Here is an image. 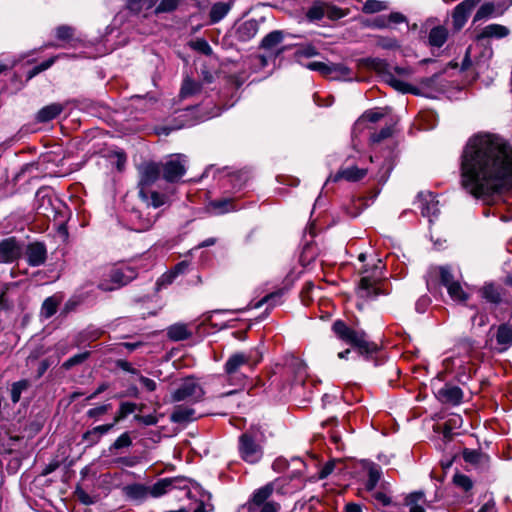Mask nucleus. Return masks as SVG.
<instances>
[{
  "mask_svg": "<svg viewBox=\"0 0 512 512\" xmlns=\"http://www.w3.org/2000/svg\"><path fill=\"white\" fill-rule=\"evenodd\" d=\"M459 175L467 194L490 201L512 187V146L497 134L473 135L460 154Z\"/></svg>",
  "mask_w": 512,
  "mask_h": 512,
  "instance_id": "f257e3e1",
  "label": "nucleus"
},
{
  "mask_svg": "<svg viewBox=\"0 0 512 512\" xmlns=\"http://www.w3.org/2000/svg\"><path fill=\"white\" fill-rule=\"evenodd\" d=\"M185 158L181 155H176L167 160L161 167L163 178L168 182H174L180 179L186 171Z\"/></svg>",
  "mask_w": 512,
  "mask_h": 512,
  "instance_id": "0eeeda50",
  "label": "nucleus"
},
{
  "mask_svg": "<svg viewBox=\"0 0 512 512\" xmlns=\"http://www.w3.org/2000/svg\"><path fill=\"white\" fill-rule=\"evenodd\" d=\"M246 80V74L242 73L240 75H229V77H226V83H232L235 85L236 88L240 87L244 81Z\"/></svg>",
  "mask_w": 512,
  "mask_h": 512,
  "instance_id": "680f3d73",
  "label": "nucleus"
},
{
  "mask_svg": "<svg viewBox=\"0 0 512 512\" xmlns=\"http://www.w3.org/2000/svg\"><path fill=\"white\" fill-rule=\"evenodd\" d=\"M203 389L200 384L192 378L185 379L172 395L173 401L197 402L203 397Z\"/></svg>",
  "mask_w": 512,
  "mask_h": 512,
  "instance_id": "39448f33",
  "label": "nucleus"
},
{
  "mask_svg": "<svg viewBox=\"0 0 512 512\" xmlns=\"http://www.w3.org/2000/svg\"><path fill=\"white\" fill-rule=\"evenodd\" d=\"M160 172V165L154 162L143 163L141 166H139L140 188H148L159 178Z\"/></svg>",
  "mask_w": 512,
  "mask_h": 512,
  "instance_id": "9d476101",
  "label": "nucleus"
},
{
  "mask_svg": "<svg viewBox=\"0 0 512 512\" xmlns=\"http://www.w3.org/2000/svg\"><path fill=\"white\" fill-rule=\"evenodd\" d=\"M388 3L379 0H367L364 2L362 11L366 14L378 13L388 9Z\"/></svg>",
  "mask_w": 512,
  "mask_h": 512,
  "instance_id": "2f4dec72",
  "label": "nucleus"
},
{
  "mask_svg": "<svg viewBox=\"0 0 512 512\" xmlns=\"http://www.w3.org/2000/svg\"><path fill=\"white\" fill-rule=\"evenodd\" d=\"M283 40V34L280 31H273L266 35L262 40V47L265 49H273Z\"/></svg>",
  "mask_w": 512,
  "mask_h": 512,
  "instance_id": "4c0bfd02",
  "label": "nucleus"
},
{
  "mask_svg": "<svg viewBox=\"0 0 512 512\" xmlns=\"http://www.w3.org/2000/svg\"><path fill=\"white\" fill-rule=\"evenodd\" d=\"M134 217L137 222H135V230L138 232H144L149 230L156 222L157 215L151 214L150 212H136Z\"/></svg>",
  "mask_w": 512,
  "mask_h": 512,
  "instance_id": "4be33fe9",
  "label": "nucleus"
},
{
  "mask_svg": "<svg viewBox=\"0 0 512 512\" xmlns=\"http://www.w3.org/2000/svg\"><path fill=\"white\" fill-rule=\"evenodd\" d=\"M27 261L31 266H40L46 260V249L41 243H32L26 250Z\"/></svg>",
  "mask_w": 512,
  "mask_h": 512,
  "instance_id": "ddd939ff",
  "label": "nucleus"
},
{
  "mask_svg": "<svg viewBox=\"0 0 512 512\" xmlns=\"http://www.w3.org/2000/svg\"><path fill=\"white\" fill-rule=\"evenodd\" d=\"M482 295L486 300L492 303H498L501 300L500 289L493 284L485 285L482 289Z\"/></svg>",
  "mask_w": 512,
  "mask_h": 512,
  "instance_id": "e433bc0d",
  "label": "nucleus"
},
{
  "mask_svg": "<svg viewBox=\"0 0 512 512\" xmlns=\"http://www.w3.org/2000/svg\"><path fill=\"white\" fill-rule=\"evenodd\" d=\"M189 266L187 261H182L178 263L174 269L167 275V281L172 282V280L179 274L184 273Z\"/></svg>",
  "mask_w": 512,
  "mask_h": 512,
  "instance_id": "4d7b16f0",
  "label": "nucleus"
},
{
  "mask_svg": "<svg viewBox=\"0 0 512 512\" xmlns=\"http://www.w3.org/2000/svg\"><path fill=\"white\" fill-rule=\"evenodd\" d=\"M367 174L366 169L358 168L357 166H351L345 169L340 170L334 177L333 181H338L339 179H345L347 181L355 182L362 178H364Z\"/></svg>",
  "mask_w": 512,
  "mask_h": 512,
  "instance_id": "f3484780",
  "label": "nucleus"
},
{
  "mask_svg": "<svg viewBox=\"0 0 512 512\" xmlns=\"http://www.w3.org/2000/svg\"><path fill=\"white\" fill-rule=\"evenodd\" d=\"M115 424H105L94 427L92 430L87 431L84 435V439H89L91 436H96L95 439L92 440V443H97L100 437L110 431Z\"/></svg>",
  "mask_w": 512,
  "mask_h": 512,
  "instance_id": "c9c22d12",
  "label": "nucleus"
},
{
  "mask_svg": "<svg viewBox=\"0 0 512 512\" xmlns=\"http://www.w3.org/2000/svg\"><path fill=\"white\" fill-rule=\"evenodd\" d=\"M55 35L61 41H71L74 37V28L68 25L58 26Z\"/></svg>",
  "mask_w": 512,
  "mask_h": 512,
  "instance_id": "a18cd8bd",
  "label": "nucleus"
},
{
  "mask_svg": "<svg viewBox=\"0 0 512 512\" xmlns=\"http://www.w3.org/2000/svg\"><path fill=\"white\" fill-rule=\"evenodd\" d=\"M496 340L500 345H510L512 343V328L508 325H501L497 330Z\"/></svg>",
  "mask_w": 512,
  "mask_h": 512,
  "instance_id": "f704fd0d",
  "label": "nucleus"
},
{
  "mask_svg": "<svg viewBox=\"0 0 512 512\" xmlns=\"http://www.w3.org/2000/svg\"><path fill=\"white\" fill-rule=\"evenodd\" d=\"M380 478H381L380 468L375 465L371 466L368 470V480L366 483L367 490H369V491L374 490V488L376 487Z\"/></svg>",
  "mask_w": 512,
  "mask_h": 512,
  "instance_id": "a19ab883",
  "label": "nucleus"
},
{
  "mask_svg": "<svg viewBox=\"0 0 512 512\" xmlns=\"http://www.w3.org/2000/svg\"><path fill=\"white\" fill-rule=\"evenodd\" d=\"M258 32V24L255 20L245 21L237 27L236 34L241 41L253 38Z\"/></svg>",
  "mask_w": 512,
  "mask_h": 512,
  "instance_id": "5701e85b",
  "label": "nucleus"
},
{
  "mask_svg": "<svg viewBox=\"0 0 512 512\" xmlns=\"http://www.w3.org/2000/svg\"><path fill=\"white\" fill-rule=\"evenodd\" d=\"M200 88L201 86L198 82L187 76L183 81L180 94L183 98H186L198 93Z\"/></svg>",
  "mask_w": 512,
  "mask_h": 512,
  "instance_id": "7c9ffc66",
  "label": "nucleus"
},
{
  "mask_svg": "<svg viewBox=\"0 0 512 512\" xmlns=\"http://www.w3.org/2000/svg\"><path fill=\"white\" fill-rule=\"evenodd\" d=\"M306 16L310 21L321 20L325 16V3L315 2L307 11Z\"/></svg>",
  "mask_w": 512,
  "mask_h": 512,
  "instance_id": "72a5a7b5",
  "label": "nucleus"
},
{
  "mask_svg": "<svg viewBox=\"0 0 512 512\" xmlns=\"http://www.w3.org/2000/svg\"><path fill=\"white\" fill-rule=\"evenodd\" d=\"M430 276H439L441 283L448 288L449 285L457 282L458 280H455L451 268L449 266H437L431 268L429 272Z\"/></svg>",
  "mask_w": 512,
  "mask_h": 512,
  "instance_id": "a878e982",
  "label": "nucleus"
},
{
  "mask_svg": "<svg viewBox=\"0 0 512 512\" xmlns=\"http://www.w3.org/2000/svg\"><path fill=\"white\" fill-rule=\"evenodd\" d=\"M422 214L427 217L436 216L439 213L438 202L430 195V200L423 205Z\"/></svg>",
  "mask_w": 512,
  "mask_h": 512,
  "instance_id": "3c124183",
  "label": "nucleus"
},
{
  "mask_svg": "<svg viewBox=\"0 0 512 512\" xmlns=\"http://www.w3.org/2000/svg\"><path fill=\"white\" fill-rule=\"evenodd\" d=\"M76 496L78 500L85 505H90L94 503L93 499L82 489L76 490Z\"/></svg>",
  "mask_w": 512,
  "mask_h": 512,
  "instance_id": "0e129e2a",
  "label": "nucleus"
},
{
  "mask_svg": "<svg viewBox=\"0 0 512 512\" xmlns=\"http://www.w3.org/2000/svg\"><path fill=\"white\" fill-rule=\"evenodd\" d=\"M174 481L171 479H162L149 487V495L152 497H160L170 491Z\"/></svg>",
  "mask_w": 512,
  "mask_h": 512,
  "instance_id": "cd10ccee",
  "label": "nucleus"
},
{
  "mask_svg": "<svg viewBox=\"0 0 512 512\" xmlns=\"http://www.w3.org/2000/svg\"><path fill=\"white\" fill-rule=\"evenodd\" d=\"M135 420H137L138 422H140L146 426L155 425L158 421L157 417L152 414L144 415V416L136 415Z\"/></svg>",
  "mask_w": 512,
  "mask_h": 512,
  "instance_id": "052dcab7",
  "label": "nucleus"
},
{
  "mask_svg": "<svg viewBox=\"0 0 512 512\" xmlns=\"http://www.w3.org/2000/svg\"><path fill=\"white\" fill-rule=\"evenodd\" d=\"M447 292L454 301L464 302L469 298L459 281L449 285Z\"/></svg>",
  "mask_w": 512,
  "mask_h": 512,
  "instance_id": "c756f323",
  "label": "nucleus"
},
{
  "mask_svg": "<svg viewBox=\"0 0 512 512\" xmlns=\"http://www.w3.org/2000/svg\"><path fill=\"white\" fill-rule=\"evenodd\" d=\"M332 331L340 340L358 348L362 355H372L378 350L377 344L369 342L363 330L352 329L342 320L333 322Z\"/></svg>",
  "mask_w": 512,
  "mask_h": 512,
  "instance_id": "f03ea898",
  "label": "nucleus"
},
{
  "mask_svg": "<svg viewBox=\"0 0 512 512\" xmlns=\"http://www.w3.org/2000/svg\"><path fill=\"white\" fill-rule=\"evenodd\" d=\"M295 57L300 60L301 58H311L318 55V51L312 44L300 45L295 51Z\"/></svg>",
  "mask_w": 512,
  "mask_h": 512,
  "instance_id": "ea45409f",
  "label": "nucleus"
},
{
  "mask_svg": "<svg viewBox=\"0 0 512 512\" xmlns=\"http://www.w3.org/2000/svg\"><path fill=\"white\" fill-rule=\"evenodd\" d=\"M88 356H89V352H83V353L74 355L73 357L69 358L68 360H66L64 362L63 367L66 369H70L74 365L80 364L83 361H85L88 358Z\"/></svg>",
  "mask_w": 512,
  "mask_h": 512,
  "instance_id": "5fc2aeb1",
  "label": "nucleus"
},
{
  "mask_svg": "<svg viewBox=\"0 0 512 512\" xmlns=\"http://www.w3.org/2000/svg\"><path fill=\"white\" fill-rule=\"evenodd\" d=\"M182 0H161L155 8V13H169L174 11Z\"/></svg>",
  "mask_w": 512,
  "mask_h": 512,
  "instance_id": "37998d69",
  "label": "nucleus"
},
{
  "mask_svg": "<svg viewBox=\"0 0 512 512\" xmlns=\"http://www.w3.org/2000/svg\"><path fill=\"white\" fill-rule=\"evenodd\" d=\"M463 457L466 462L477 463L479 461L481 455L476 451H464Z\"/></svg>",
  "mask_w": 512,
  "mask_h": 512,
  "instance_id": "338daca9",
  "label": "nucleus"
},
{
  "mask_svg": "<svg viewBox=\"0 0 512 512\" xmlns=\"http://www.w3.org/2000/svg\"><path fill=\"white\" fill-rule=\"evenodd\" d=\"M58 303L59 301L55 296L47 298L42 305V315L46 318L53 316L57 311Z\"/></svg>",
  "mask_w": 512,
  "mask_h": 512,
  "instance_id": "58836bf2",
  "label": "nucleus"
},
{
  "mask_svg": "<svg viewBox=\"0 0 512 512\" xmlns=\"http://www.w3.org/2000/svg\"><path fill=\"white\" fill-rule=\"evenodd\" d=\"M239 451L243 460L248 463H256L262 457V448L255 436L244 433L239 439Z\"/></svg>",
  "mask_w": 512,
  "mask_h": 512,
  "instance_id": "423d86ee",
  "label": "nucleus"
},
{
  "mask_svg": "<svg viewBox=\"0 0 512 512\" xmlns=\"http://www.w3.org/2000/svg\"><path fill=\"white\" fill-rule=\"evenodd\" d=\"M346 13L339 7L325 3V16L331 20H337L344 17Z\"/></svg>",
  "mask_w": 512,
  "mask_h": 512,
  "instance_id": "8fccbe9b",
  "label": "nucleus"
},
{
  "mask_svg": "<svg viewBox=\"0 0 512 512\" xmlns=\"http://www.w3.org/2000/svg\"><path fill=\"white\" fill-rule=\"evenodd\" d=\"M127 7L135 12L139 13L142 10H148L155 6L157 0H125Z\"/></svg>",
  "mask_w": 512,
  "mask_h": 512,
  "instance_id": "473e14b6",
  "label": "nucleus"
},
{
  "mask_svg": "<svg viewBox=\"0 0 512 512\" xmlns=\"http://www.w3.org/2000/svg\"><path fill=\"white\" fill-rule=\"evenodd\" d=\"M388 22L393 24H400L407 22V18L400 12H392L388 16Z\"/></svg>",
  "mask_w": 512,
  "mask_h": 512,
  "instance_id": "e2e57ef3",
  "label": "nucleus"
},
{
  "mask_svg": "<svg viewBox=\"0 0 512 512\" xmlns=\"http://www.w3.org/2000/svg\"><path fill=\"white\" fill-rule=\"evenodd\" d=\"M27 387L26 382L20 381L13 384L11 389V399L14 403L18 402L22 391Z\"/></svg>",
  "mask_w": 512,
  "mask_h": 512,
  "instance_id": "6e6d98bb",
  "label": "nucleus"
},
{
  "mask_svg": "<svg viewBox=\"0 0 512 512\" xmlns=\"http://www.w3.org/2000/svg\"><path fill=\"white\" fill-rule=\"evenodd\" d=\"M140 382L149 391H154L156 389V382L150 378L141 376Z\"/></svg>",
  "mask_w": 512,
  "mask_h": 512,
  "instance_id": "774afa93",
  "label": "nucleus"
},
{
  "mask_svg": "<svg viewBox=\"0 0 512 512\" xmlns=\"http://www.w3.org/2000/svg\"><path fill=\"white\" fill-rule=\"evenodd\" d=\"M495 13V6L493 3H484L476 12L474 22L488 18Z\"/></svg>",
  "mask_w": 512,
  "mask_h": 512,
  "instance_id": "c03bdc74",
  "label": "nucleus"
},
{
  "mask_svg": "<svg viewBox=\"0 0 512 512\" xmlns=\"http://www.w3.org/2000/svg\"><path fill=\"white\" fill-rule=\"evenodd\" d=\"M448 39V30L444 26L432 28L428 35V43L431 47L440 48Z\"/></svg>",
  "mask_w": 512,
  "mask_h": 512,
  "instance_id": "aec40b11",
  "label": "nucleus"
},
{
  "mask_svg": "<svg viewBox=\"0 0 512 512\" xmlns=\"http://www.w3.org/2000/svg\"><path fill=\"white\" fill-rule=\"evenodd\" d=\"M384 265L380 259L373 265L371 270L365 269L357 289L358 296L364 299L373 298L380 295L381 289L379 283L383 278Z\"/></svg>",
  "mask_w": 512,
  "mask_h": 512,
  "instance_id": "7ed1b4c3",
  "label": "nucleus"
},
{
  "mask_svg": "<svg viewBox=\"0 0 512 512\" xmlns=\"http://www.w3.org/2000/svg\"><path fill=\"white\" fill-rule=\"evenodd\" d=\"M478 2L479 0H464L454 8L452 21L455 29L459 30L465 25L468 16Z\"/></svg>",
  "mask_w": 512,
  "mask_h": 512,
  "instance_id": "1a4fd4ad",
  "label": "nucleus"
},
{
  "mask_svg": "<svg viewBox=\"0 0 512 512\" xmlns=\"http://www.w3.org/2000/svg\"><path fill=\"white\" fill-rule=\"evenodd\" d=\"M425 503V495L421 491L410 493L405 498V506L408 507L409 512H425Z\"/></svg>",
  "mask_w": 512,
  "mask_h": 512,
  "instance_id": "a211bd4d",
  "label": "nucleus"
},
{
  "mask_svg": "<svg viewBox=\"0 0 512 512\" xmlns=\"http://www.w3.org/2000/svg\"><path fill=\"white\" fill-rule=\"evenodd\" d=\"M510 30L500 24H490L485 26L481 32L478 34L477 39L484 40V39H501L505 38L509 35Z\"/></svg>",
  "mask_w": 512,
  "mask_h": 512,
  "instance_id": "4468645a",
  "label": "nucleus"
},
{
  "mask_svg": "<svg viewBox=\"0 0 512 512\" xmlns=\"http://www.w3.org/2000/svg\"><path fill=\"white\" fill-rule=\"evenodd\" d=\"M307 68L331 78L338 76L346 77L349 75V68L343 64H327L324 62L314 61L308 63Z\"/></svg>",
  "mask_w": 512,
  "mask_h": 512,
  "instance_id": "6e6552de",
  "label": "nucleus"
},
{
  "mask_svg": "<svg viewBox=\"0 0 512 512\" xmlns=\"http://www.w3.org/2000/svg\"><path fill=\"white\" fill-rule=\"evenodd\" d=\"M136 409V405L131 402H123L120 405V409L114 418V424L124 419L127 415L133 413Z\"/></svg>",
  "mask_w": 512,
  "mask_h": 512,
  "instance_id": "de8ad7c7",
  "label": "nucleus"
},
{
  "mask_svg": "<svg viewBox=\"0 0 512 512\" xmlns=\"http://www.w3.org/2000/svg\"><path fill=\"white\" fill-rule=\"evenodd\" d=\"M254 354H257V351H250L248 353H235L232 354L228 361L226 362V373L231 374L235 372L240 366L244 364H249L253 362L257 363L260 359L256 358Z\"/></svg>",
  "mask_w": 512,
  "mask_h": 512,
  "instance_id": "f8f14e48",
  "label": "nucleus"
},
{
  "mask_svg": "<svg viewBox=\"0 0 512 512\" xmlns=\"http://www.w3.org/2000/svg\"><path fill=\"white\" fill-rule=\"evenodd\" d=\"M171 419L174 422H185V421H191L195 419V411L194 409L190 407H186L183 405L176 406L172 415Z\"/></svg>",
  "mask_w": 512,
  "mask_h": 512,
  "instance_id": "bb28decb",
  "label": "nucleus"
},
{
  "mask_svg": "<svg viewBox=\"0 0 512 512\" xmlns=\"http://www.w3.org/2000/svg\"><path fill=\"white\" fill-rule=\"evenodd\" d=\"M210 17L212 22L220 21L224 17V4H215L211 9Z\"/></svg>",
  "mask_w": 512,
  "mask_h": 512,
  "instance_id": "13d9d810",
  "label": "nucleus"
},
{
  "mask_svg": "<svg viewBox=\"0 0 512 512\" xmlns=\"http://www.w3.org/2000/svg\"><path fill=\"white\" fill-rule=\"evenodd\" d=\"M132 444V439L128 432L121 434L110 447L112 449H121L129 447Z\"/></svg>",
  "mask_w": 512,
  "mask_h": 512,
  "instance_id": "864d4df0",
  "label": "nucleus"
},
{
  "mask_svg": "<svg viewBox=\"0 0 512 512\" xmlns=\"http://www.w3.org/2000/svg\"><path fill=\"white\" fill-rule=\"evenodd\" d=\"M222 311H213L208 315L203 323L204 330L207 331L209 327H213L215 331H220L224 327Z\"/></svg>",
  "mask_w": 512,
  "mask_h": 512,
  "instance_id": "c85d7f7f",
  "label": "nucleus"
},
{
  "mask_svg": "<svg viewBox=\"0 0 512 512\" xmlns=\"http://www.w3.org/2000/svg\"><path fill=\"white\" fill-rule=\"evenodd\" d=\"M21 247L14 238H8L0 243V263H9L18 259Z\"/></svg>",
  "mask_w": 512,
  "mask_h": 512,
  "instance_id": "9b49d317",
  "label": "nucleus"
},
{
  "mask_svg": "<svg viewBox=\"0 0 512 512\" xmlns=\"http://www.w3.org/2000/svg\"><path fill=\"white\" fill-rule=\"evenodd\" d=\"M384 115L385 113L380 109L368 110L358 119L356 124L361 125L364 121L375 123L382 119Z\"/></svg>",
  "mask_w": 512,
  "mask_h": 512,
  "instance_id": "79ce46f5",
  "label": "nucleus"
},
{
  "mask_svg": "<svg viewBox=\"0 0 512 512\" xmlns=\"http://www.w3.org/2000/svg\"><path fill=\"white\" fill-rule=\"evenodd\" d=\"M123 490L125 495L132 500L142 501L149 496V487L143 484L127 485Z\"/></svg>",
  "mask_w": 512,
  "mask_h": 512,
  "instance_id": "393cba45",
  "label": "nucleus"
},
{
  "mask_svg": "<svg viewBox=\"0 0 512 512\" xmlns=\"http://www.w3.org/2000/svg\"><path fill=\"white\" fill-rule=\"evenodd\" d=\"M111 408L110 404H104L88 410L87 415L91 418L105 414Z\"/></svg>",
  "mask_w": 512,
  "mask_h": 512,
  "instance_id": "bf43d9fd",
  "label": "nucleus"
},
{
  "mask_svg": "<svg viewBox=\"0 0 512 512\" xmlns=\"http://www.w3.org/2000/svg\"><path fill=\"white\" fill-rule=\"evenodd\" d=\"M438 396L443 402L457 405L462 401L463 392L458 386L447 384L438 391Z\"/></svg>",
  "mask_w": 512,
  "mask_h": 512,
  "instance_id": "2eb2a0df",
  "label": "nucleus"
},
{
  "mask_svg": "<svg viewBox=\"0 0 512 512\" xmlns=\"http://www.w3.org/2000/svg\"><path fill=\"white\" fill-rule=\"evenodd\" d=\"M63 105L59 103L49 104L42 109L36 115L38 122L44 123L55 119L63 111Z\"/></svg>",
  "mask_w": 512,
  "mask_h": 512,
  "instance_id": "6ab92c4d",
  "label": "nucleus"
},
{
  "mask_svg": "<svg viewBox=\"0 0 512 512\" xmlns=\"http://www.w3.org/2000/svg\"><path fill=\"white\" fill-rule=\"evenodd\" d=\"M453 483L463 491H469L473 487L472 480L468 476L460 473L453 476Z\"/></svg>",
  "mask_w": 512,
  "mask_h": 512,
  "instance_id": "49530a36",
  "label": "nucleus"
},
{
  "mask_svg": "<svg viewBox=\"0 0 512 512\" xmlns=\"http://www.w3.org/2000/svg\"><path fill=\"white\" fill-rule=\"evenodd\" d=\"M136 277V272L133 268L125 266L112 269L109 273V280L103 279L98 284L99 289L102 291H113L121 286L128 284Z\"/></svg>",
  "mask_w": 512,
  "mask_h": 512,
  "instance_id": "20e7f679",
  "label": "nucleus"
},
{
  "mask_svg": "<svg viewBox=\"0 0 512 512\" xmlns=\"http://www.w3.org/2000/svg\"><path fill=\"white\" fill-rule=\"evenodd\" d=\"M393 134L392 126H386L382 128L378 133H374L370 137L372 143H379L382 140L391 137Z\"/></svg>",
  "mask_w": 512,
  "mask_h": 512,
  "instance_id": "603ef678",
  "label": "nucleus"
},
{
  "mask_svg": "<svg viewBox=\"0 0 512 512\" xmlns=\"http://www.w3.org/2000/svg\"><path fill=\"white\" fill-rule=\"evenodd\" d=\"M193 332L188 325L184 323H176L167 329V335L171 340L181 341L192 336Z\"/></svg>",
  "mask_w": 512,
  "mask_h": 512,
  "instance_id": "412c9836",
  "label": "nucleus"
},
{
  "mask_svg": "<svg viewBox=\"0 0 512 512\" xmlns=\"http://www.w3.org/2000/svg\"><path fill=\"white\" fill-rule=\"evenodd\" d=\"M278 480L267 483L266 485L258 488L254 491L251 502L260 506L267 502V499L273 494V492L277 489Z\"/></svg>",
  "mask_w": 512,
  "mask_h": 512,
  "instance_id": "dca6fc26",
  "label": "nucleus"
},
{
  "mask_svg": "<svg viewBox=\"0 0 512 512\" xmlns=\"http://www.w3.org/2000/svg\"><path fill=\"white\" fill-rule=\"evenodd\" d=\"M139 196L148 206H152L153 208H158L165 203L164 195L150 191L147 188H140Z\"/></svg>",
  "mask_w": 512,
  "mask_h": 512,
  "instance_id": "b1692460",
  "label": "nucleus"
},
{
  "mask_svg": "<svg viewBox=\"0 0 512 512\" xmlns=\"http://www.w3.org/2000/svg\"><path fill=\"white\" fill-rule=\"evenodd\" d=\"M261 506L260 512H278L280 509V505L273 501H268Z\"/></svg>",
  "mask_w": 512,
  "mask_h": 512,
  "instance_id": "69168bd1",
  "label": "nucleus"
},
{
  "mask_svg": "<svg viewBox=\"0 0 512 512\" xmlns=\"http://www.w3.org/2000/svg\"><path fill=\"white\" fill-rule=\"evenodd\" d=\"M189 46L192 49H194L200 53H203L205 55H210L212 53V49H211L210 45L204 39L192 40L189 42Z\"/></svg>",
  "mask_w": 512,
  "mask_h": 512,
  "instance_id": "09e8293b",
  "label": "nucleus"
}]
</instances>
